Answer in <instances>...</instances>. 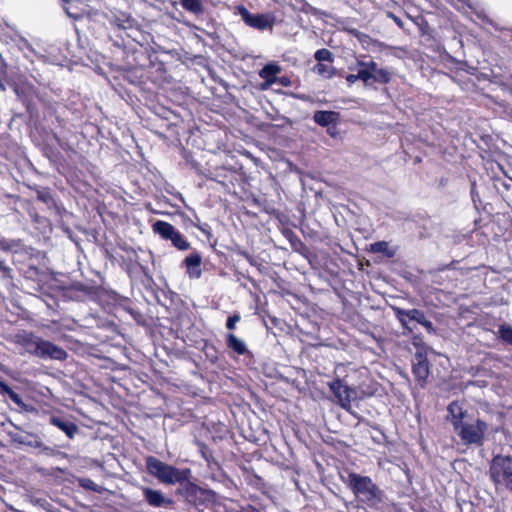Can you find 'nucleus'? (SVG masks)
Segmentation results:
<instances>
[{"mask_svg":"<svg viewBox=\"0 0 512 512\" xmlns=\"http://www.w3.org/2000/svg\"><path fill=\"white\" fill-rule=\"evenodd\" d=\"M126 63L127 72L137 78L139 85L162 86L170 82L165 63L143 47L129 51Z\"/></svg>","mask_w":512,"mask_h":512,"instance_id":"obj_1","label":"nucleus"},{"mask_svg":"<svg viewBox=\"0 0 512 512\" xmlns=\"http://www.w3.org/2000/svg\"><path fill=\"white\" fill-rule=\"evenodd\" d=\"M346 485L361 505L374 511H382L388 506V497L385 491L369 476L350 472Z\"/></svg>","mask_w":512,"mask_h":512,"instance_id":"obj_2","label":"nucleus"},{"mask_svg":"<svg viewBox=\"0 0 512 512\" xmlns=\"http://www.w3.org/2000/svg\"><path fill=\"white\" fill-rule=\"evenodd\" d=\"M14 343L22 346L29 355L40 359L64 361L68 357V353L60 346L26 330L14 335Z\"/></svg>","mask_w":512,"mask_h":512,"instance_id":"obj_3","label":"nucleus"},{"mask_svg":"<svg viewBox=\"0 0 512 512\" xmlns=\"http://www.w3.org/2000/svg\"><path fill=\"white\" fill-rule=\"evenodd\" d=\"M145 463L148 473L166 485L182 483V481L187 480L190 476L189 469H178L154 456H148Z\"/></svg>","mask_w":512,"mask_h":512,"instance_id":"obj_4","label":"nucleus"},{"mask_svg":"<svg viewBox=\"0 0 512 512\" xmlns=\"http://www.w3.org/2000/svg\"><path fill=\"white\" fill-rule=\"evenodd\" d=\"M489 476L496 488L504 487L512 492V457L495 455L489 465Z\"/></svg>","mask_w":512,"mask_h":512,"instance_id":"obj_5","label":"nucleus"},{"mask_svg":"<svg viewBox=\"0 0 512 512\" xmlns=\"http://www.w3.org/2000/svg\"><path fill=\"white\" fill-rule=\"evenodd\" d=\"M487 430L488 424L479 418L473 421H465L454 429L464 445H475L477 447L484 444Z\"/></svg>","mask_w":512,"mask_h":512,"instance_id":"obj_6","label":"nucleus"},{"mask_svg":"<svg viewBox=\"0 0 512 512\" xmlns=\"http://www.w3.org/2000/svg\"><path fill=\"white\" fill-rule=\"evenodd\" d=\"M152 230L163 240L171 241L172 245L178 250L186 251L190 249L188 240L172 224L157 220L153 223Z\"/></svg>","mask_w":512,"mask_h":512,"instance_id":"obj_7","label":"nucleus"},{"mask_svg":"<svg viewBox=\"0 0 512 512\" xmlns=\"http://www.w3.org/2000/svg\"><path fill=\"white\" fill-rule=\"evenodd\" d=\"M239 15L243 22L254 29L264 31L272 30L275 24V16L272 13H251L245 6L238 7Z\"/></svg>","mask_w":512,"mask_h":512,"instance_id":"obj_8","label":"nucleus"},{"mask_svg":"<svg viewBox=\"0 0 512 512\" xmlns=\"http://www.w3.org/2000/svg\"><path fill=\"white\" fill-rule=\"evenodd\" d=\"M328 386L337 399L340 407L348 411L353 416L359 418L354 412L351 411V400L356 396L355 389L344 384L343 380L339 378L329 382Z\"/></svg>","mask_w":512,"mask_h":512,"instance_id":"obj_9","label":"nucleus"},{"mask_svg":"<svg viewBox=\"0 0 512 512\" xmlns=\"http://www.w3.org/2000/svg\"><path fill=\"white\" fill-rule=\"evenodd\" d=\"M358 67H364V70L368 71L369 78L365 82L366 85L372 84H388L392 80V73L386 68H379L378 64L373 61H357Z\"/></svg>","mask_w":512,"mask_h":512,"instance_id":"obj_10","label":"nucleus"},{"mask_svg":"<svg viewBox=\"0 0 512 512\" xmlns=\"http://www.w3.org/2000/svg\"><path fill=\"white\" fill-rule=\"evenodd\" d=\"M393 312L401 326L405 330L404 335L412 334L413 327L410 326V322H416L420 324L424 320L425 313L419 309H403L400 307H392Z\"/></svg>","mask_w":512,"mask_h":512,"instance_id":"obj_11","label":"nucleus"},{"mask_svg":"<svg viewBox=\"0 0 512 512\" xmlns=\"http://www.w3.org/2000/svg\"><path fill=\"white\" fill-rule=\"evenodd\" d=\"M412 373L420 387H424L429 376V362L422 351H416L412 362Z\"/></svg>","mask_w":512,"mask_h":512,"instance_id":"obj_12","label":"nucleus"},{"mask_svg":"<svg viewBox=\"0 0 512 512\" xmlns=\"http://www.w3.org/2000/svg\"><path fill=\"white\" fill-rule=\"evenodd\" d=\"M143 497L145 501L152 507L161 508L172 505L173 501L166 498L164 494L159 490H154L149 487L142 488Z\"/></svg>","mask_w":512,"mask_h":512,"instance_id":"obj_13","label":"nucleus"},{"mask_svg":"<svg viewBox=\"0 0 512 512\" xmlns=\"http://www.w3.org/2000/svg\"><path fill=\"white\" fill-rule=\"evenodd\" d=\"M202 256L200 252L193 251L183 260V265L186 267V273L189 278L198 279L202 275L201 270Z\"/></svg>","mask_w":512,"mask_h":512,"instance_id":"obj_14","label":"nucleus"},{"mask_svg":"<svg viewBox=\"0 0 512 512\" xmlns=\"http://www.w3.org/2000/svg\"><path fill=\"white\" fill-rule=\"evenodd\" d=\"M314 122L321 127H336L341 120V114L337 111L318 110L313 115Z\"/></svg>","mask_w":512,"mask_h":512,"instance_id":"obj_15","label":"nucleus"},{"mask_svg":"<svg viewBox=\"0 0 512 512\" xmlns=\"http://www.w3.org/2000/svg\"><path fill=\"white\" fill-rule=\"evenodd\" d=\"M132 26L131 20H120L117 18L115 20L114 27V36H110V39L113 41L114 45L117 47H126V42L124 38V34L128 37L126 30Z\"/></svg>","mask_w":512,"mask_h":512,"instance_id":"obj_16","label":"nucleus"},{"mask_svg":"<svg viewBox=\"0 0 512 512\" xmlns=\"http://www.w3.org/2000/svg\"><path fill=\"white\" fill-rule=\"evenodd\" d=\"M12 441L21 445L29 446L38 449L41 447V438L34 433H10Z\"/></svg>","mask_w":512,"mask_h":512,"instance_id":"obj_17","label":"nucleus"},{"mask_svg":"<svg viewBox=\"0 0 512 512\" xmlns=\"http://www.w3.org/2000/svg\"><path fill=\"white\" fill-rule=\"evenodd\" d=\"M50 423L63 431L70 439H73L79 431L78 426L74 422L60 417L52 416L50 418Z\"/></svg>","mask_w":512,"mask_h":512,"instance_id":"obj_18","label":"nucleus"},{"mask_svg":"<svg viewBox=\"0 0 512 512\" xmlns=\"http://www.w3.org/2000/svg\"><path fill=\"white\" fill-rule=\"evenodd\" d=\"M447 412L454 429L465 422L466 411L463 410L458 401H452L447 407Z\"/></svg>","mask_w":512,"mask_h":512,"instance_id":"obj_19","label":"nucleus"},{"mask_svg":"<svg viewBox=\"0 0 512 512\" xmlns=\"http://www.w3.org/2000/svg\"><path fill=\"white\" fill-rule=\"evenodd\" d=\"M34 191L36 193L37 200L44 203L48 209H55L59 213L60 208L49 188L37 186L34 188Z\"/></svg>","mask_w":512,"mask_h":512,"instance_id":"obj_20","label":"nucleus"},{"mask_svg":"<svg viewBox=\"0 0 512 512\" xmlns=\"http://www.w3.org/2000/svg\"><path fill=\"white\" fill-rule=\"evenodd\" d=\"M281 72V67L276 62L267 63L259 71V76L266 81L267 85L277 82V75Z\"/></svg>","mask_w":512,"mask_h":512,"instance_id":"obj_21","label":"nucleus"},{"mask_svg":"<svg viewBox=\"0 0 512 512\" xmlns=\"http://www.w3.org/2000/svg\"><path fill=\"white\" fill-rule=\"evenodd\" d=\"M179 488V493L183 495L188 501H193L198 497L199 493H202V489L196 484L190 482L188 479L182 481Z\"/></svg>","mask_w":512,"mask_h":512,"instance_id":"obj_22","label":"nucleus"},{"mask_svg":"<svg viewBox=\"0 0 512 512\" xmlns=\"http://www.w3.org/2000/svg\"><path fill=\"white\" fill-rule=\"evenodd\" d=\"M226 344L229 349H231L233 352H235L238 355H244V354L248 353V349H247L245 342L243 340L239 339L233 333L227 334Z\"/></svg>","mask_w":512,"mask_h":512,"instance_id":"obj_23","label":"nucleus"},{"mask_svg":"<svg viewBox=\"0 0 512 512\" xmlns=\"http://www.w3.org/2000/svg\"><path fill=\"white\" fill-rule=\"evenodd\" d=\"M205 0H180L182 8L195 16H201L205 12Z\"/></svg>","mask_w":512,"mask_h":512,"instance_id":"obj_24","label":"nucleus"},{"mask_svg":"<svg viewBox=\"0 0 512 512\" xmlns=\"http://www.w3.org/2000/svg\"><path fill=\"white\" fill-rule=\"evenodd\" d=\"M0 394L7 395L10 400L19 408L28 411L27 405L23 402L21 396L13 391L3 380L0 379Z\"/></svg>","mask_w":512,"mask_h":512,"instance_id":"obj_25","label":"nucleus"},{"mask_svg":"<svg viewBox=\"0 0 512 512\" xmlns=\"http://www.w3.org/2000/svg\"><path fill=\"white\" fill-rule=\"evenodd\" d=\"M370 251L373 253L383 254L388 258H392L395 255V251L390 249L388 242L377 241L370 245Z\"/></svg>","mask_w":512,"mask_h":512,"instance_id":"obj_26","label":"nucleus"},{"mask_svg":"<svg viewBox=\"0 0 512 512\" xmlns=\"http://www.w3.org/2000/svg\"><path fill=\"white\" fill-rule=\"evenodd\" d=\"M312 71L324 78H332L335 75V68L332 66V64L328 63H319L317 62L313 68Z\"/></svg>","mask_w":512,"mask_h":512,"instance_id":"obj_27","label":"nucleus"},{"mask_svg":"<svg viewBox=\"0 0 512 512\" xmlns=\"http://www.w3.org/2000/svg\"><path fill=\"white\" fill-rule=\"evenodd\" d=\"M77 483L81 488H83L85 490L93 491L96 493H103L105 490L104 487L96 484L90 478H84V477L77 478Z\"/></svg>","mask_w":512,"mask_h":512,"instance_id":"obj_28","label":"nucleus"},{"mask_svg":"<svg viewBox=\"0 0 512 512\" xmlns=\"http://www.w3.org/2000/svg\"><path fill=\"white\" fill-rule=\"evenodd\" d=\"M161 117L167 121L166 128H177L180 125L177 115L170 109H165Z\"/></svg>","mask_w":512,"mask_h":512,"instance_id":"obj_29","label":"nucleus"},{"mask_svg":"<svg viewBox=\"0 0 512 512\" xmlns=\"http://www.w3.org/2000/svg\"><path fill=\"white\" fill-rule=\"evenodd\" d=\"M314 58L319 63L327 62V63L332 64L333 60H334L333 53L326 48L318 49L314 54Z\"/></svg>","mask_w":512,"mask_h":512,"instance_id":"obj_30","label":"nucleus"},{"mask_svg":"<svg viewBox=\"0 0 512 512\" xmlns=\"http://www.w3.org/2000/svg\"><path fill=\"white\" fill-rule=\"evenodd\" d=\"M369 74L368 71L364 70V67H359L357 74H348L346 76V81L349 84H353L358 80H361L364 84L368 81Z\"/></svg>","mask_w":512,"mask_h":512,"instance_id":"obj_31","label":"nucleus"},{"mask_svg":"<svg viewBox=\"0 0 512 512\" xmlns=\"http://www.w3.org/2000/svg\"><path fill=\"white\" fill-rule=\"evenodd\" d=\"M499 337L507 344L512 345V327L502 324L498 328Z\"/></svg>","mask_w":512,"mask_h":512,"instance_id":"obj_32","label":"nucleus"},{"mask_svg":"<svg viewBox=\"0 0 512 512\" xmlns=\"http://www.w3.org/2000/svg\"><path fill=\"white\" fill-rule=\"evenodd\" d=\"M204 354L206 358L212 363L215 364L218 361V351L213 344L205 343L203 348Z\"/></svg>","mask_w":512,"mask_h":512,"instance_id":"obj_33","label":"nucleus"},{"mask_svg":"<svg viewBox=\"0 0 512 512\" xmlns=\"http://www.w3.org/2000/svg\"><path fill=\"white\" fill-rule=\"evenodd\" d=\"M39 451L41 453H44L46 455H51V456H54V455H62L63 457H67V454L66 453H63V452H60L50 446H47L43 443V441H41V447H38Z\"/></svg>","mask_w":512,"mask_h":512,"instance_id":"obj_34","label":"nucleus"},{"mask_svg":"<svg viewBox=\"0 0 512 512\" xmlns=\"http://www.w3.org/2000/svg\"><path fill=\"white\" fill-rule=\"evenodd\" d=\"M412 344L417 348V351H422L426 355V346L423 338L420 335H415L412 338Z\"/></svg>","mask_w":512,"mask_h":512,"instance_id":"obj_35","label":"nucleus"},{"mask_svg":"<svg viewBox=\"0 0 512 512\" xmlns=\"http://www.w3.org/2000/svg\"><path fill=\"white\" fill-rule=\"evenodd\" d=\"M0 272L2 273V278L4 279H12V268L7 266L4 261L0 260Z\"/></svg>","mask_w":512,"mask_h":512,"instance_id":"obj_36","label":"nucleus"},{"mask_svg":"<svg viewBox=\"0 0 512 512\" xmlns=\"http://www.w3.org/2000/svg\"><path fill=\"white\" fill-rule=\"evenodd\" d=\"M241 317L239 314H234L232 316H229L226 321V327L229 330H233L236 327V324L240 321Z\"/></svg>","mask_w":512,"mask_h":512,"instance_id":"obj_37","label":"nucleus"},{"mask_svg":"<svg viewBox=\"0 0 512 512\" xmlns=\"http://www.w3.org/2000/svg\"><path fill=\"white\" fill-rule=\"evenodd\" d=\"M15 246V243L13 240H8L5 238H0V250L3 251H10Z\"/></svg>","mask_w":512,"mask_h":512,"instance_id":"obj_38","label":"nucleus"},{"mask_svg":"<svg viewBox=\"0 0 512 512\" xmlns=\"http://www.w3.org/2000/svg\"><path fill=\"white\" fill-rule=\"evenodd\" d=\"M237 254L242 256L243 258H245L250 265H252V266L258 265L256 259L252 255H250L247 251L239 249L237 251Z\"/></svg>","mask_w":512,"mask_h":512,"instance_id":"obj_39","label":"nucleus"},{"mask_svg":"<svg viewBox=\"0 0 512 512\" xmlns=\"http://www.w3.org/2000/svg\"><path fill=\"white\" fill-rule=\"evenodd\" d=\"M420 325H422L429 334H434L436 332L433 323L430 320H428L426 316L424 317V320H422Z\"/></svg>","mask_w":512,"mask_h":512,"instance_id":"obj_40","label":"nucleus"},{"mask_svg":"<svg viewBox=\"0 0 512 512\" xmlns=\"http://www.w3.org/2000/svg\"><path fill=\"white\" fill-rule=\"evenodd\" d=\"M128 312L138 324H142L144 322V317L139 311L129 308Z\"/></svg>","mask_w":512,"mask_h":512,"instance_id":"obj_41","label":"nucleus"},{"mask_svg":"<svg viewBox=\"0 0 512 512\" xmlns=\"http://www.w3.org/2000/svg\"><path fill=\"white\" fill-rule=\"evenodd\" d=\"M230 512H261L252 505L241 506L239 510H231Z\"/></svg>","mask_w":512,"mask_h":512,"instance_id":"obj_42","label":"nucleus"},{"mask_svg":"<svg viewBox=\"0 0 512 512\" xmlns=\"http://www.w3.org/2000/svg\"><path fill=\"white\" fill-rule=\"evenodd\" d=\"M330 137L333 139H336L338 137H341V130H327Z\"/></svg>","mask_w":512,"mask_h":512,"instance_id":"obj_43","label":"nucleus"},{"mask_svg":"<svg viewBox=\"0 0 512 512\" xmlns=\"http://www.w3.org/2000/svg\"><path fill=\"white\" fill-rule=\"evenodd\" d=\"M53 136H54V138L57 140V142L59 143V145H60L62 148H64V149H66V148H70V145H69L67 142H62V141L59 139V137H58V135H57L56 133H53Z\"/></svg>","mask_w":512,"mask_h":512,"instance_id":"obj_44","label":"nucleus"},{"mask_svg":"<svg viewBox=\"0 0 512 512\" xmlns=\"http://www.w3.org/2000/svg\"><path fill=\"white\" fill-rule=\"evenodd\" d=\"M388 16L391 17L394 22L399 26V27H402V21L399 17L395 16L393 13L389 12L388 13Z\"/></svg>","mask_w":512,"mask_h":512,"instance_id":"obj_45","label":"nucleus"},{"mask_svg":"<svg viewBox=\"0 0 512 512\" xmlns=\"http://www.w3.org/2000/svg\"><path fill=\"white\" fill-rule=\"evenodd\" d=\"M199 229L202 233L206 234L208 237L210 236V227L207 224H204L203 226H200Z\"/></svg>","mask_w":512,"mask_h":512,"instance_id":"obj_46","label":"nucleus"},{"mask_svg":"<svg viewBox=\"0 0 512 512\" xmlns=\"http://www.w3.org/2000/svg\"><path fill=\"white\" fill-rule=\"evenodd\" d=\"M202 456L205 458L208 464H210V458H212L211 455H209L206 451L202 450Z\"/></svg>","mask_w":512,"mask_h":512,"instance_id":"obj_47","label":"nucleus"},{"mask_svg":"<svg viewBox=\"0 0 512 512\" xmlns=\"http://www.w3.org/2000/svg\"><path fill=\"white\" fill-rule=\"evenodd\" d=\"M14 91L16 92L17 95H20V94L24 93V88L22 86H16L14 88Z\"/></svg>","mask_w":512,"mask_h":512,"instance_id":"obj_48","label":"nucleus"},{"mask_svg":"<svg viewBox=\"0 0 512 512\" xmlns=\"http://www.w3.org/2000/svg\"><path fill=\"white\" fill-rule=\"evenodd\" d=\"M267 128H279V125L267 124Z\"/></svg>","mask_w":512,"mask_h":512,"instance_id":"obj_49","label":"nucleus"},{"mask_svg":"<svg viewBox=\"0 0 512 512\" xmlns=\"http://www.w3.org/2000/svg\"><path fill=\"white\" fill-rule=\"evenodd\" d=\"M474 193H475V192H474V184H473V185H472V188H471V195H472V199H473V201L475 202L476 200H475V198H474Z\"/></svg>","mask_w":512,"mask_h":512,"instance_id":"obj_50","label":"nucleus"},{"mask_svg":"<svg viewBox=\"0 0 512 512\" xmlns=\"http://www.w3.org/2000/svg\"><path fill=\"white\" fill-rule=\"evenodd\" d=\"M5 90V86L3 84V82L0 80V91H4Z\"/></svg>","mask_w":512,"mask_h":512,"instance_id":"obj_51","label":"nucleus"},{"mask_svg":"<svg viewBox=\"0 0 512 512\" xmlns=\"http://www.w3.org/2000/svg\"><path fill=\"white\" fill-rule=\"evenodd\" d=\"M156 133H157V135H158L159 137H161V138H162V137H164V135H163L160 131H158V130H157V131H156Z\"/></svg>","mask_w":512,"mask_h":512,"instance_id":"obj_52","label":"nucleus"},{"mask_svg":"<svg viewBox=\"0 0 512 512\" xmlns=\"http://www.w3.org/2000/svg\"><path fill=\"white\" fill-rule=\"evenodd\" d=\"M286 81H288L287 78H282L281 83L286 84Z\"/></svg>","mask_w":512,"mask_h":512,"instance_id":"obj_53","label":"nucleus"},{"mask_svg":"<svg viewBox=\"0 0 512 512\" xmlns=\"http://www.w3.org/2000/svg\"><path fill=\"white\" fill-rule=\"evenodd\" d=\"M0 63L4 65V60L2 58V55L0 54Z\"/></svg>","mask_w":512,"mask_h":512,"instance_id":"obj_54","label":"nucleus"},{"mask_svg":"<svg viewBox=\"0 0 512 512\" xmlns=\"http://www.w3.org/2000/svg\"><path fill=\"white\" fill-rule=\"evenodd\" d=\"M106 255H107V257H109V258H111V257H112V255H110L109 251H107V250H106Z\"/></svg>","mask_w":512,"mask_h":512,"instance_id":"obj_55","label":"nucleus"},{"mask_svg":"<svg viewBox=\"0 0 512 512\" xmlns=\"http://www.w3.org/2000/svg\"><path fill=\"white\" fill-rule=\"evenodd\" d=\"M503 186L507 189L509 188V184L503 183Z\"/></svg>","mask_w":512,"mask_h":512,"instance_id":"obj_56","label":"nucleus"}]
</instances>
